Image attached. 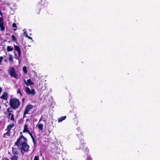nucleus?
<instances>
[{"mask_svg": "<svg viewBox=\"0 0 160 160\" xmlns=\"http://www.w3.org/2000/svg\"><path fill=\"white\" fill-rule=\"evenodd\" d=\"M27 139L22 135L15 142V144L17 146L23 154V152H27L29 151V146L27 143Z\"/></svg>", "mask_w": 160, "mask_h": 160, "instance_id": "f257e3e1", "label": "nucleus"}, {"mask_svg": "<svg viewBox=\"0 0 160 160\" xmlns=\"http://www.w3.org/2000/svg\"><path fill=\"white\" fill-rule=\"evenodd\" d=\"M10 106L13 109H17L19 107L20 102L17 98H11L9 101Z\"/></svg>", "mask_w": 160, "mask_h": 160, "instance_id": "f03ea898", "label": "nucleus"}, {"mask_svg": "<svg viewBox=\"0 0 160 160\" xmlns=\"http://www.w3.org/2000/svg\"><path fill=\"white\" fill-rule=\"evenodd\" d=\"M8 71L11 77H13L16 79H18V74L16 73L14 67H10L8 69Z\"/></svg>", "mask_w": 160, "mask_h": 160, "instance_id": "7ed1b4c3", "label": "nucleus"}, {"mask_svg": "<svg viewBox=\"0 0 160 160\" xmlns=\"http://www.w3.org/2000/svg\"><path fill=\"white\" fill-rule=\"evenodd\" d=\"M14 46L15 50L17 52L18 54V57H17V55L16 53H15V56L16 57V59H18V60H19V62H20V60H19V58L21 57V52L20 48L17 45H14Z\"/></svg>", "mask_w": 160, "mask_h": 160, "instance_id": "20e7f679", "label": "nucleus"}, {"mask_svg": "<svg viewBox=\"0 0 160 160\" xmlns=\"http://www.w3.org/2000/svg\"><path fill=\"white\" fill-rule=\"evenodd\" d=\"M78 138L79 139H81V140L80 141V143H81L82 145L81 147V148L83 147L84 145V140H83V135H82V132H80L79 133H77L76 134Z\"/></svg>", "mask_w": 160, "mask_h": 160, "instance_id": "39448f33", "label": "nucleus"}, {"mask_svg": "<svg viewBox=\"0 0 160 160\" xmlns=\"http://www.w3.org/2000/svg\"><path fill=\"white\" fill-rule=\"evenodd\" d=\"M25 92L28 95L31 94L32 95H34L36 94L34 89L30 90V88L28 87H26L25 88Z\"/></svg>", "mask_w": 160, "mask_h": 160, "instance_id": "423d86ee", "label": "nucleus"}, {"mask_svg": "<svg viewBox=\"0 0 160 160\" xmlns=\"http://www.w3.org/2000/svg\"><path fill=\"white\" fill-rule=\"evenodd\" d=\"M43 7L42 4L40 3L37 4L36 6V10L37 14H39L40 13V11Z\"/></svg>", "mask_w": 160, "mask_h": 160, "instance_id": "0eeeda50", "label": "nucleus"}, {"mask_svg": "<svg viewBox=\"0 0 160 160\" xmlns=\"http://www.w3.org/2000/svg\"><path fill=\"white\" fill-rule=\"evenodd\" d=\"M0 28L2 31H5V28L4 26L3 19L2 17L0 18Z\"/></svg>", "mask_w": 160, "mask_h": 160, "instance_id": "6e6552de", "label": "nucleus"}, {"mask_svg": "<svg viewBox=\"0 0 160 160\" xmlns=\"http://www.w3.org/2000/svg\"><path fill=\"white\" fill-rule=\"evenodd\" d=\"M8 96V93L6 92H4L2 95L0 97L1 99H2L5 100H7Z\"/></svg>", "mask_w": 160, "mask_h": 160, "instance_id": "1a4fd4ad", "label": "nucleus"}, {"mask_svg": "<svg viewBox=\"0 0 160 160\" xmlns=\"http://www.w3.org/2000/svg\"><path fill=\"white\" fill-rule=\"evenodd\" d=\"M24 82L27 86H28L29 85H32L34 84V83L30 79H28L27 80V82L25 79H24Z\"/></svg>", "mask_w": 160, "mask_h": 160, "instance_id": "9d476101", "label": "nucleus"}, {"mask_svg": "<svg viewBox=\"0 0 160 160\" xmlns=\"http://www.w3.org/2000/svg\"><path fill=\"white\" fill-rule=\"evenodd\" d=\"M36 127L38 128L39 130L42 131L43 129V124L42 123L38 122V124L36 125Z\"/></svg>", "mask_w": 160, "mask_h": 160, "instance_id": "9b49d317", "label": "nucleus"}, {"mask_svg": "<svg viewBox=\"0 0 160 160\" xmlns=\"http://www.w3.org/2000/svg\"><path fill=\"white\" fill-rule=\"evenodd\" d=\"M8 111L9 112L8 115L9 116V118L12 121H14V115L12 113L10 112H12V111Z\"/></svg>", "mask_w": 160, "mask_h": 160, "instance_id": "f8f14e48", "label": "nucleus"}, {"mask_svg": "<svg viewBox=\"0 0 160 160\" xmlns=\"http://www.w3.org/2000/svg\"><path fill=\"white\" fill-rule=\"evenodd\" d=\"M30 132L28 128V126L27 124L24 125V129L23 131V132H28V133Z\"/></svg>", "mask_w": 160, "mask_h": 160, "instance_id": "ddd939ff", "label": "nucleus"}, {"mask_svg": "<svg viewBox=\"0 0 160 160\" xmlns=\"http://www.w3.org/2000/svg\"><path fill=\"white\" fill-rule=\"evenodd\" d=\"M14 126V124L13 123L12 124H10L7 126V129L6 130H8L9 131L11 130V129Z\"/></svg>", "mask_w": 160, "mask_h": 160, "instance_id": "4468645a", "label": "nucleus"}, {"mask_svg": "<svg viewBox=\"0 0 160 160\" xmlns=\"http://www.w3.org/2000/svg\"><path fill=\"white\" fill-rule=\"evenodd\" d=\"M33 106L31 104H29L27 105L25 110H30L32 108Z\"/></svg>", "mask_w": 160, "mask_h": 160, "instance_id": "2eb2a0df", "label": "nucleus"}, {"mask_svg": "<svg viewBox=\"0 0 160 160\" xmlns=\"http://www.w3.org/2000/svg\"><path fill=\"white\" fill-rule=\"evenodd\" d=\"M66 118V116H62L60 117L58 119V122H61L63 120L65 119Z\"/></svg>", "mask_w": 160, "mask_h": 160, "instance_id": "dca6fc26", "label": "nucleus"}, {"mask_svg": "<svg viewBox=\"0 0 160 160\" xmlns=\"http://www.w3.org/2000/svg\"><path fill=\"white\" fill-rule=\"evenodd\" d=\"M7 130V131L6 133H4L3 134V137L4 138H5L6 137V135H7L8 136H10L11 135V134H10L11 131H9L8 130Z\"/></svg>", "mask_w": 160, "mask_h": 160, "instance_id": "f3484780", "label": "nucleus"}, {"mask_svg": "<svg viewBox=\"0 0 160 160\" xmlns=\"http://www.w3.org/2000/svg\"><path fill=\"white\" fill-rule=\"evenodd\" d=\"M7 48L8 52H12L13 49V48L11 46H8Z\"/></svg>", "mask_w": 160, "mask_h": 160, "instance_id": "a211bd4d", "label": "nucleus"}, {"mask_svg": "<svg viewBox=\"0 0 160 160\" xmlns=\"http://www.w3.org/2000/svg\"><path fill=\"white\" fill-rule=\"evenodd\" d=\"M9 62H13V57L12 55L11 54H9Z\"/></svg>", "mask_w": 160, "mask_h": 160, "instance_id": "6ab92c4d", "label": "nucleus"}, {"mask_svg": "<svg viewBox=\"0 0 160 160\" xmlns=\"http://www.w3.org/2000/svg\"><path fill=\"white\" fill-rule=\"evenodd\" d=\"M11 38H12V40L14 42H16L17 41V39L15 36L12 35L11 36Z\"/></svg>", "mask_w": 160, "mask_h": 160, "instance_id": "aec40b11", "label": "nucleus"}, {"mask_svg": "<svg viewBox=\"0 0 160 160\" xmlns=\"http://www.w3.org/2000/svg\"><path fill=\"white\" fill-rule=\"evenodd\" d=\"M22 70L23 72L25 74H27L28 73V71L27 70V67L24 66L22 68Z\"/></svg>", "mask_w": 160, "mask_h": 160, "instance_id": "412c9836", "label": "nucleus"}, {"mask_svg": "<svg viewBox=\"0 0 160 160\" xmlns=\"http://www.w3.org/2000/svg\"><path fill=\"white\" fill-rule=\"evenodd\" d=\"M18 157L16 155H13L11 158V160H17Z\"/></svg>", "mask_w": 160, "mask_h": 160, "instance_id": "4be33fe9", "label": "nucleus"}, {"mask_svg": "<svg viewBox=\"0 0 160 160\" xmlns=\"http://www.w3.org/2000/svg\"><path fill=\"white\" fill-rule=\"evenodd\" d=\"M12 153L13 154H18V152L17 151V149L15 148H12Z\"/></svg>", "mask_w": 160, "mask_h": 160, "instance_id": "5701e85b", "label": "nucleus"}, {"mask_svg": "<svg viewBox=\"0 0 160 160\" xmlns=\"http://www.w3.org/2000/svg\"><path fill=\"white\" fill-rule=\"evenodd\" d=\"M12 26L13 28V30L14 31H16L17 30L16 28L17 27L16 24L15 23H13L12 24Z\"/></svg>", "mask_w": 160, "mask_h": 160, "instance_id": "b1692460", "label": "nucleus"}, {"mask_svg": "<svg viewBox=\"0 0 160 160\" xmlns=\"http://www.w3.org/2000/svg\"><path fill=\"white\" fill-rule=\"evenodd\" d=\"M28 133L30 135V136L32 138V140L33 142L34 143H35V140H34V138L32 134L30 132H29Z\"/></svg>", "mask_w": 160, "mask_h": 160, "instance_id": "393cba45", "label": "nucleus"}, {"mask_svg": "<svg viewBox=\"0 0 160 160\" xmlns=\"http://www.w3.org/2000/svg\"><path fill=\"white\" fill-rule=\"evenodd\" d=\"M17 93H19L20 94V96L21 97L22 96V94L21 93V90L20 89H18L17 91Z\"/></svg>", "mask_w": 160, "mask_h": 160, "instance_id": "a878e982", "label": "nucleus"}, {"mask_svg": "<svg viewBox=\"0 0 160 160\" xmlns=\"http://www.w3.org/2000/svg\"><path fill=\"white\" fill-rule=\"evenodd\" d=\"M4 58L3 56L0 57V65H1V63Z\"/></svg>", "mask_w": 160, "mask_h": 160, "instance_id": "bb28decb", "label": "nucleus"}, {"mask_svg": "<svg viewBox=\"0 0 160 160\" xmlns=\"http://www.w3.org/2000/svg\"><path fill=\"white\" fill-rule=\"evenodd\" d=\"M39 160V157L38 156H35L34 157V160Z\"/></svg>", "mask_w": 160, "mask_h": 160, "instance_id": "cd10ccee", "label": "nucleus"}, {"mask_svg": "<svg viewBox=\"0 0 160 160\" xmlns=\"http://www.w3.org/2000/svg\"><path fill=\"white\" fill-rule=\"evenodd\" d=\"M76 129L78 131V132L77 133H79L80 132H81V130L79 128H77Z\"/></svg>", "mask_w": 160, "mask_h": 160, "instance_id": "c85d7f7f", "label": "nucleus"}, {"mask_svg": "<svg viewBox=\"0 0 160 160\" xmlns=\"http://www.w3.org/2000/svg\"><path fill=\"white\" fill-rule=\"evenodd\" d=\"M86 160H92V159L90 156H88L87 157Z\"/></svg>", "mask_w": 160, "mask_h": 160, "instance_id": "c756f323", "label": "nucleus"}, {"mask_svg": "<svg viewBox=\"0 0 160 160\" xmlns=\"http://www.w3.org/2000/svg\"><path fill=\"white\" fill-rule=\"evenodd\" d=\"M23 34H24V35L25 36L27 37H28V35L26 32H24V33H23Z\"/></svg>", "mask_w": 160, "mask_h": 160, "instance_id": "7c9ffc66", "label": "nucleus"}, {"mask_svg": "<svg viewBox=\"0 0 160 160\" xmlns=\"http://www.w3.org/2000/svg\"><path fill=\"white\" fill-rule=\"evenodd\" d=\"M42 120V117H41V118H40V120H39V121L38 122H40V123H41V121Z\"/></svg>", "mask_w": 160, "mask_h": 160, "instance_id": "2f4dec72", "label": "nucleus"}, {"mask_svg": "<svg viewBox=\"0 0 160 160\" xmlns=\"http://www.w3.org/2000/svg\"><path fill=\"white\" fill-rule=\"evenodd\" d=\"M28 111H27V110H26V111H25V112H24V114H26V113H27L28 112Z\"/></svg>", "mask_w": 160, "mask_h": 160, "instance_id": "473e14b6", "label": "nucleus"}, {"mask_svg": "<svg viewBox=\"0 0 160 160\" xmlns=\"http://www.w3.org/2000/svg\"><path fill=\"white\" fill-rule=\"evenodd\" d=\"M0 15L2 16V14L1 11H0Z\"/></svg>", "mask_w": 160, "mask_h": 160, "instance_id": "72a5a7b5", "label": "nucleus"}, {"mask_svg": "<svg viewBox=\"0 0 160 160\" xmlns=\"http://www.w3.org/2000/svg\"><path fill=\"white\" fill-rule=\"evenodd\" d=\"M81 143V144H80V148H79V149H80V148H81V146L82 144H81V143ZM84 145H83V148H84Z\"/></svg>", "mask_w": 160, "mask_h": 160, "instance_id": "f704fd0d", "label": "nucleus"}, {"mask_svg": "<svg viewBox=\"0 0 160 160\" xmlns=\"http://www.w3.org/2000/svg\"><path fill=\"white\" fill-rule=\"evenodd\" d=\"M27 38H29V39H32V38L30 37H29L28 36V37H27Z\"/></svg>", "mask_w": 160, "mask_h": 160, "instance_id": "c9c22d12", "label": "nucleus"}, {"mask_svg": "<svg viewBox=\"0 0 160 160\" xmlns=\"http://www.w3.org/2000/svg\"><path fill=\"white\" fill-rule=\"evenodd\" d=\"M48 131L49 133H50L51 132V131H50L49 130H48Z\"/></svg>", "mask_w": 160, "mask_h": 160, "instance_id": "e433bc0d", "label": "nucleus"}, {"mask_svg": "<svg viewBox=\"0 0 160 160\" xmlns=\"http://www.w3.org/2000/svg\"><path fill=\"white\" fill-rule=\"evenodd\" d=\"M25 98H24L22 99V101L23 102L25 100Z\"/></svg>", "mask_w": 160, "mask_h": 160, "instance_id": "4c0bfd02", "label": "nucleus"}, {"mask_svg": "<svg viewBox=\"0 0 160 160\" xmlns=\"http://www.w3.org/2000/svg\"><path fill=\"white\" fill-rule=\"evenodd\" d=\"M9 108H8L7 109V110H9Z\"/></svg>", "mask_w": 160, "mask_h": 160, "instance_id": "58836bf2", "label": "nucleus"}, {"mask_svg": "<svg viewBox=\"0 0 160 160\" xmlns=\"http://www.w3.org/2000/svg\"><path fill=\"white\" fill-rule=\"evenodd\" d=\"M5 160H9L8 159H6Z\"/></svg>", "mask_w": 160, "mask_h": 160, "instance_id": "ea45409f", "label": "nucleus"}, {"mask_svg": "<svg viewBox=\"0 0 160 160\" xmlns=\"http://www.w3.org/2000/svg\"><path fill=\"white\" fill-rule=\"evenodd\" d=\"M1 121L0 120V123H1Z\"/></svg>", "mask_w": 160, "mask_h": 160, "instance_id": "a19ab883", "label": "nucleus"}]
</instances>
